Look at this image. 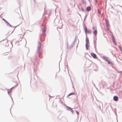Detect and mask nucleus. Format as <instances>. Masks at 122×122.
Wrapping results in <instances>:
<instances>
[{"label": "nucleus", "mask_w": 122, "mask_h": 122, "mask_svg": "<svg viewBox=\"0 0 122 122\" xmlns=\"http://www.w3.org/2000/svg\"><path fill=\"white\" fill-rule=\"evenodd\" d=\"M106 27L108 30H109L110 28V25H109V22L107 20V19H106Z\"/></svg>", "instance_id": "f257e3e1"}, {"label": "nucleus", "mask_w": 122, "mask_h": 122, "mask_svg": "<svg viewBox=\"0 0 122 122\" xmlns=\"http://www.w3.org/2000/svg\"><path fill=\"white\" fill-rule=\"evenodd\" d=\"M118 99V97L117 96H114L113 97V99L114 101H117Z\"/></svg>", "instance_id": "f03ea898"}, {"label": "nucleus", "mask_w": 122, "mask_h": 122, "mask_svg": "<svg viewBox=\"0 0 122 122\" xmlns=\"http://www.w3.org/2000/svg\"><path fill=\"white\" fill-rule=\"evenodd\" d=\"M91 55L94 58H96V55L94 53H92L91 54Z\"/></svg>", "instance_id": "7ed1b4c3"}, {"label": "nucleus", "mask_w": 122, "mask_h": 122, "mask_svg": "<svg viewBox=\"0 0 122 122\" xmlns=\"http://www.w3.org/2000/svg\"><path fill=\"white\" fill-rule=\"evenodd\" d=\"M86 44H89V39L88 38H86Z\"/></svg>", "instance_id": "20e7f679"}, {"label": "nucleus", "mask_w": 122, "mask_h": 122, "mask_svg": "<svg viewBox=\"0 0 122 122\" xmlns=\"http://www.w3.org/2000/svg\"><path fill=\"white\" fill-rule=\"evenodd\" d=\"M97 30H94L93 32V33L95 35V36H96V35L97 34Z\"/></svg>", "instance_id": "39448f33"}, {"label": "nucleus", "mask_w": 122, "mask_h": 122, "mask_svg": "<svg viewBox=\"0 0 122 122\" xmlns=\"http://www.w3.org/2000/svg\"><path fill=\"white\" fill-rule=\"evenodd\" d=\"M68 109H69V110L70 111H71V112H72V113H73V110L70 107H68Z\"/></svg>", "instance_id": "423d86ee"}, {"label": "nucleus", "mask_w": 122, "mask_h": 122, "mask_svg": "<svg viewBox=\"0 0 122 122\" xmlns=\"http://www.w3.org/2000/svg\"><path fill=\"white\" fill-rule=\"evenodd\" d=\"M91 10V7H90L89 6L87 7L86 8V10L87 11H89Z\"/></svg>", "instance_id": "0eeeda50"}, {"label": "nucleus", "mask_w": 122, "mask_h": 122, "mask_svg": "<svg viewBox=\"0 0 122 122\" xmlns=\"http://www.w3.org/2000/svg\"><path fill=\"white\" fill-rule=\"evenodd\" d=\"M46 31V28L45 27H44L43 28V32H45Z\"/></svg>", "instance_id": "6e6552de"}, {"label": "nucleus", "mask_w": 122, "mask_h": 122, "mask_svg": "<svg viewBox=\"0 0 122 122\" xmlns=\"http://www.w3.org/2000/svg\"><path fill=\"white\" fill-rule=\"evenodd\" d=\"M92 32V31L89 30H88L86 32L87 33H91Z\"/></svg>", "instance_id": "1a4fd4ad"}, {"label": "nucleus", "mask_w": 122, "mask_h": 122, "mask_svg": "<svg viewBox=\"0 0 122 122\" xmlns=\"http://www.w3.org/2000/svg\"><path fill=\"white\" fill-rule=\"evenodd\" d=\"M113 43L116 45V43L114 39H113Z\"/></svg>", "instance_id": "9d476101"}, {"label": "nucleus", "mask_w": 122, "mask_h": 122, "mask_svg": "<svg viewBox=\"0 0 122 122\" xmlns=\"http://www.w3.org/2000/svg\"><path fill=\"white\" fill-rule=\"evenodd\" d=\"M118 47L119 48L120 50V51L122 52V48L121 47V46H119Z\"/></svg>", "instance_id": "9b49d317"}, {"label": "nucleus", "mask_w": 122, "mask_h": 122, "mask_svg": "<svg viewBox=\"0 0 122 122\" xmlns=\"http://www.w3.org/2000/svg\"><path fill=\"white\" fill-rule=\"evenodd\" d=\"M86 47L87 49H88L89 47L88 44H86Z\"/></svg>", "instance_id": "f8f14e48"}, {"label": "nucleus", "mask_w": 122, "mask_h": 122, "mask_svg": "<svg viewBox=\"0 0 122 122\" xmlns=\"http://www.w3.org/2000/svg\"><path fill=\"white\" fill-rule=\"evenodd\" d=\"M74 94V93H70L67 96V97H68L69 96H70L71 95H73Z\"/></svg>", "instance_id": "ddd939ff"}, {"label": "nucleus", "mask_w": 122, "mask_h": 122, "mask_svg": "<svg viewBox=\"0 0 122 122\" xmlns=\"http://www.w3.org/2000/svg\"><path fill=\"white\" fill-rule=\"evenodd\" d=\"M108 63L109 64H112V63L110 61H108Z\"/></svg>", "instance_id": "4468645a"}, {"label": "nucleus", "mask_w": 122, "mask_h": 122, "mask_svg": "<svg viewBox=\"0 0 122 122\" xmlns=\"http://www.w3.org/2000/svg\"><path fill=\"white\" fill-rule=\"evenodd\" d=\"M92 28L93 30H94L95 29H97V28L96 27L95 28L94 27H92Z\"/></svg>", "instance_id": "2eb2a0df"}, {"label": "nucleus", "mask_w": 122, "mask_h": 122, "mask_svg": "<svg viewBox=\"0 0 122 122\" xmlns=\"http://www.w3.org/2000/svg\"><path fill=\"white\" fill-rule=\"evenodd\" d=\"M98 12L99 15L101 14L100 12L98 10Z\"/></svg>", "instance_id": "dca6fc26"}, {"label": "nucleus", "mask_w": 122, "mask_h": 122, "mask_svg": "<svg viewBox=\"0 0 122 122\" xmlns=\"http://www.w3.org/2000/svg\"><path fill=\"white\" fill-rule=\"evenodd\" d=\"M43 33L44 34V37H45V36H46V34H45V32H44V33Z\"/></svg>", "instance_id": "f3484780"}, {"label": "nucleus", "mask_w": 122, "mask_h": 122, "mask_svg": "<svg viewBox=\"0 0 122 122\" xmlns=\"http://www.w3.org/2000/svg\"><path fill=\"white\" fill-rule=\"evenodd\" d=\"M40 48H41V47H40V46L38 47V50H39V51L40 50Z\"/></svg>", "instance_id": "a211bd4d"}, {"label": "nucleus", "mask_w": 122, "mask_h": 122, "mask_svg": "<svg viewBox=\"0 0 122 122\" xmlns=\"http://www.w3.org/2000/svg\"><path fill=\"white\" fill-rule=\"evenodd\" d=\"M5 22H6V24H7V25H9V23L7 22V21H6Z\"/></svg>", "instance_id": "6ab92c4d"}, {"label": "nucleus", "mask_w": 122, "mask_h": 122, "mask_svg": "<svg viewBox=\"0 0 122 122\" xmlns=\"http://www.w3.org/2000/svg\"><path fill=\"white\" fill-rule=\"evenodd\" d=\"M85 32H86L87 31V29L86 28L85 29Z\"/></svg>", "instance_id": "aec40b11"}, {"label": "nucleus", "mask_w": 122, "mask_h": 122, "mask_svg": "<svg viewBox=\"0 0 122 122\" xmlns=\"http://www.w3.org/2000/svg\"><path fill=\"white\" fill-rule=\"evenodd\" d=\"M76 112L77 114L78 115L79 114V112L77 111H76Z\"/></svg>", "instance_id": "412c9836"}, {"label": "nucleus", "mask_w": 122, "mask_h": 122, "mask_svg": "<svg viewBox=\"0 0 122 122\" xmlns=\"http://www.w3.org/2000/svg\"><path fill=\"white\" fill-rule=\"evenodd\" d=\"M2 20H4V21H5V22L6 21L4 19H3V18L2 19Z\"/></svg>", "instance_id": "4be33fe9"}, {"label": "nucleus", "mask_w": 122, "mask_h": 122, "mask_svg": "<svg viewBox=\"0 0 122 122\" xmlns=\"http://www.w3.org/2000/svg\"><path fill=\"white\" fill-rule=\"evenodd\" d=\"M81 9L82 11H84L83 9V8H81Z\"/></svg>", "instance_id": "5701e85b"}, {"label": "nucleus", "mask_w": 122, "mask_h": 122, "mask_svg": "<svg viewBox=\"0 0 122 122\" xmlns=\"http://www.w3.org/2000/svg\"><path fill=\"white\" fill-rule=\"evenodd\" d=\"M97 0H96V3L97 2Z\"/></svg>", "instance_id": "b1692460"}, {"label": "nucleus", "mask_w": 122, "mask_h": 122, "mask_svg": "<svg viewBox=\"0 0 122 122\" xmlns=\"http://www.w3.org/2000/svg\"><path fill=\"white\" fill-rule=\"evenodd\" d=\"M8 93L9 94V93H10V92L8 91Z\"/></svg>", "instance_id": "393cba45"}, {"label": "nucleus", "mask_w": 122, "mask_h": 122, "mask_svg": "<svg viewBox=\"0 0 122 122\" xmlns=\"http://www.w3.org/2000/svg\"><path fill=\"white\" fill-rule=\"evenodd\" d=\"M121 92L122 93V91H121Z\"/></svg>", "instance_id": "a878e982"}]
</instances>
